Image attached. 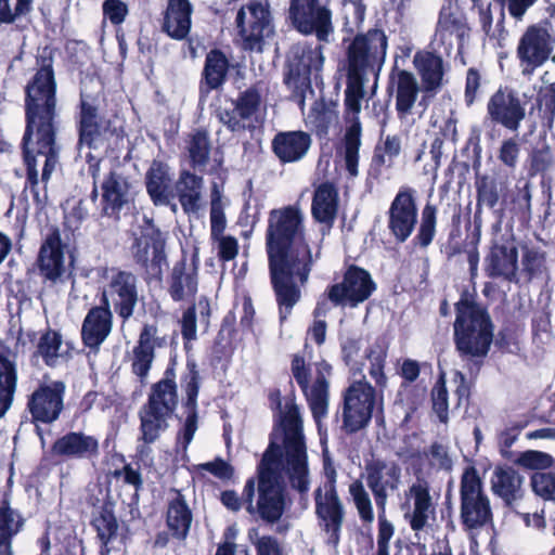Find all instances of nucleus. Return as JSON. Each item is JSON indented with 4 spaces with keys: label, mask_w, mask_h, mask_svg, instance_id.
I'll list each match as a JSON object with an SVG mask.
<instances>
[{
    "label": "nucleus",
    "mask_w": 555,
    "mask_h": 555,
    "mask_svg": "<svg viewBox=\"0 0 555 555\" xmlns=\"http://www.w3.org/2000/svg\"><path fill=\"white\" fill-rule=\"evenodd\" d=\"M269 406L278 415L269 444L257 465V478L250 477L243 488L246 511L267 524H276L284 515L286 493L280 482L283 459L291 486L299 493L309 490V466L304 424L295 397H287L282 410V393L279 388L269 389Z\"/></svg>",
    "instance_id": "obj_1"
},
{
    "label": "nucleus",
    "mask_w": 555,
    "mask_h": 555,
    "mask_svg": "<svg viewBox=\"0 0 555 555\" xmlns=\"http://www.w3.org/2000/svg\"><path fill=\"white\" fill-rule=\"evenodd\" d=\"M266 253L270 285L278 306L280 323L292 314L301 300L315 257L309 243L305 216L298 205L269 211L266 230Z\"/></svg>",
    "instance_id": "obj_2"
},
{
    "label": "nucleus",
    "mask_w": 555,
    "mask_h": 555,
    "mask_svg": "<svg viewBox=\"0 0 555 555\" xmlns=\"http://www.w3.org/2000/svg\"><path fill=\"white\" fill-rule=\"evenodd\" d=\"M52 52L43 48L37 56V73L26 86V127L22 140L23 156L27 168V182L37 202L38 166H42L41 182L46 185L60 167L61 146L56 141L59 119L56 111V83L52 68Z\"/></svg>",
    "instance_id": "obj_3"
},
{
    "label": "nucleus",
    "mask_w": 555,
    "mask_h": 555,
    "mask_svg": "<svg viewBox=\"0 0 555 555\" xmlns=\"http://www.w3.org/2000/svg\"><path fill=\"white\" fill-rule=\"evenodd\" d=\"M453 343L469 373H478L491 349L494 324L486 307L464 291L454 305Z\"/></svg>",
    "instance_id": "obj_4"
},
{
    "label": "nucleus",
    "mask_w": 555,
    "mask_h": 555,
    "mask_svg": "<svg viewBox=\"0 0 555 555\" xmlns=\"http://www.w3.org/2000/svg\"><path fill=\"white\" fill-rule=\"evenodd\" d=\"M386 216L388 232L397 244L405 243L415 230L411 241L414 249L425 250L433 244L437 234L438 208L435 204L426 203L418 223L416 191L413 188L400 186Z\"/></svg>",
    "instance_id": "obj_5"
},
{
    "label": "nucleus",
    "mask_w": 555,
    "mask_h": 555,
    "mask_svg": "<svg viewBox=\"0 0 555 555\" xmlns=\"http://www.w3.org/2000/svg\"><path fill=\"white\" fill-rule=\"evenodd\" d=\"M388 38L380 28L357 34L346 49V77L369 80L374 77V89L386 60Z\"/></svg>",
    "instance_id": "obj_6"
},
{
    "label": "nucleus",
    "mask_w": 555,
    "mask_h": 555,
    "mask_svg": "<svg viewBox=\"0 0 555 555\" xmlns=\"http://www.w3.org/2000/svg\"><path fill=\"white\" fill-rule=\"evenodd\" d=\"M171 372L172 369L168 366L166 376L152 386L147 402L139 411L141 439L144 442L138 447V453L141 457L149 454L150 448L146 444L153 443L160 433L169 427V421L173 415V379L170 377Z\"/></svg>",
    "instance_id": "obj_7"
},
{
    "label": "nucleus",
    "mask_w": 555,
    "mask_h": 555,
    "mask_svg": "<svg viewBox=\"0 0 555 555\" xmlns=\"http://www.w3.org/2000/svg\"><path fill=\"white\" fill-rule=\"evenodd\" d=\"M366 485L372 491L378 514L377 555H389V542L395 533L392 524L386 518L387 490L397 491L400 485L401 468L392 462L373 460L365 465Z\"/></svg>",
    "instance_id": "obj_8"
},
{
    "label": "nucleus",
    "mask_w": 555,
    "mask_h": 555,
    "mask_svg": "<svg viewBox=\"0 0 555 555\" xmlns=\"http://www.w3.org/2000/svg\"><path fill=\"white\" fill-rule=\"evenodd\" d=\"M460 520L465 531L492 525L493 512L483 482L475 466H467L460 481Z\"/></svg>",
    "instance_id": "obj_9"
},
{
    "label": "nucleus",
    "mask_w": 555,
    "mask_h": 555,
    "mask_svg": "<svg viewBox=\"0 0 555 555\" xmlns=\"http://www.w3.org/2000/svg\"><path fill=\"white\" fill-rule=\"evenodd\" d=\"M323 65L322 44L298 42L287 53L283 82L294 94L304 96L311 88V76H317Z\"/></svg>",
    "instance_id": "obj_10"
},
{
    "label": "nucleus",
    "mask_w": 555,
    "mask_h": 555,
    "mask_svg": "<svg viewBox=\"0 0 555 555\" xmlns=\"http://www.w3.org/2000/svg\"><path fill=\"white\" fill-rule=\"evenodd\" d=\"M242 48L249 52H262L266 38L274 34L273 18L268 3L250 1L242 7L235 17Z\"/></svg>",
    "instance_id": "obj_11"
},
{
    "label": "nucleus",
    "mask_w": 555,
    "mask_h": 555,
    "mask_svg": "<svg viewBox=\"0 0 555 555\" xmlns=\"http://www.w3.org/2000/svg\"><path fill=\"white\" fill-rule=\"evenodd\" d=\"M288 17L295 30L314 35L320 43H328L334 34L333 12L320 0H289Z\"/></svg>",
    "instance_id": "obj_12"
},
{
    "label": "nucleus",
    "mask_w": 555,
    "mask_h": 555,
    "mask_svg": "<svg viewBox=\"0 0 555 555\" xmlns=\"http://www.w3.org/2000/svg\"><path fill=\"white\" fill-rule=\"evenodd\" d=\"M376 287L366 269L351 263L346 266L339 283L326 287L325 295L335 307L357 308L372 296Z\"/></svg>",
    "instance_id": "obj_13"
},
{
    "label": "nucleus",
    "mask_w": 555,
    "mask_h": 555,
    "mask_svg": "<svg viewBox=\"0 0 555 555\" xmlns=\"http://www.w3.org/2000/svg\"><path fill=\"white\" fill-rule=\"evenodd\" d=\"M138 229L139 232L133 233L134 243L131 247L133 259L151 278L160 279L163 267L168 268L164 254L165 240L153 220L146 216L142 217Z\"/></svg>",
    "instance_id": "obj_14"
},
{
    "label": "nucleus",
    "mask_w": 555,
    "mask_h": 555,
    "mask_svg": "<svg viewBox=\"0 0 555 555\" xmlns=\"http://www.w3.org/2000/svg\"><path fill=\"white\" fill-rule=\"evenodd\" d=\"M376 390L364 378L354 380L344 393L343 429L356 434L365 428L372 418Z\"/></svg>",
    "instance_id": "obj_15"
},
{
    "label": "nucleus",
    "mask_w": 555,
    "mask_h": 555,
    "mask_svg": "<svg viewBox=\"0 0 555 555\" xmlns=\"http://www.w3.org/2000/svg\"><path fill=\"white\" fill-rule=\"evenodd\" d=\"M527 101L516 89L500 86L489 98L486 118L493 125L517 132L526 118Z\"/></svg>",
    "instance_id": "obj_16"
},
{
    "label": "nucleus",
    "mask_w": 555,
    "mask_h": 555,
    "mask_svg": "<svg viewBox=\"0 0 555 555\" xmlns=\"http://www.w3.org/2000/svg\"><path fill=\"white\" fill-rule=\"evenodd\" d=\"M551 22L541 21L527 27L520 37L516 53L524 66V74H531L541 67L553 52L554 39L550 33Z\"/></svg>",
    "instance_id": "obj_17"
},
{
    "label": "nucleus",
    "mask_w": 555,
    "mask_h": 555,
    "mask_svg": "<svg viewBox=\"0 0 555 555\" xmlns=\"http://www.w3.org/2000/svg\"><path fill=\"white\" fill-rule=\"evenodd\" d=\"M412 62L421 79L422 95L418 106L424 112L448 82L444 76L449 66L439 53L428 50L416 51Z\"/></svg>",
    "instance_id": "obj_18"
},
{
    "label": "nucleus",
    "mask_w": 555,
    "mask_h": 555,
    "mask_svg": "<svg viewBox=\"0 0 555 555\" xmlns=\"http://www.w3.org/2000/svg\"><path fill=\"white\" fill-rule=\"evenodd\" d=\"M485 272L490 279L517 282L518 248L513 234L493 240L483 261Z\"/></svg>",
    "instance_id": "obj_19"
},
{
    "label": "nucleus",
    "mask_w": 555,
    "mask_h": 555,
    "mask_svg": "<svg viewBox=\"0 0 555 555\" xmlns=\"http://www.w3.org/2000/svg\"><path fill=\"white\" fill-rule=\"evenodd\" d=\"M139 300L138 281L134 274L127 271L114 273L102 294L101 304L109 308L113 305L115 312L124 320L132 314Z\"/></svg>",
    "instance_id": "obj_20"
},
{
    "label": "nucleus",
    "mask_w": 555,
    "mask_h": 555,
    "mask_svg": "<svg viewBox=\"0 0 555 555\" xmlns=\"http://www.w3.org/2000/svg\"><path fill=\"white\" fill-rule=\"evenodd\" d=\"M115 133L112 120L101 116L89 95H80L79 145L98 147L104 140Z\"/></svg>",
    "instance_id": "obj_21"
},
{
    "label": "nucleus",
    "mask_w": 555,
    "mask_h": 555,
    "mask_svg": "<svg viewBox=\"0 0 555 555\" xmlns=\"http://www.w3.org/2000/svg\"><path fill=\"white\" fill-rule=\"evenodd\" d=\"M232 109H223L218 113V118L231 132L253 131L255 126L246 124L261 107L262 96L257 86H250L240 92L232 101Z\"/></svg>",
    "instance_id": "obj_22"
},
{
    "label": "nucleus",
    "mask_w": 555,
    "mask_h": 555,
    "mask_svg": "<svg viewBox=\"0 0 555 555\" xmlns=\"http://www.w3.org/2000/svg\"><path fill=\"white\" fill-rule=\"evenodd\" d=\"M65 385L54 380L40 385L30 396L27 408L35 422L50 424L56 421L64 408Z\"/></svg>",
    "instance_id": "obj_23"
},
{
    "label": "nucleus",
    "mask_w": 555,
    "mask_h": 555,
    "mask_svg": "<svg viewBox=\"0 0 555 555\" xmlns=\"http://www.w3.org/2000/svg\"><path fill=\"white\" fill-rule=\"evenodd\" d=\"M315 515L323 531L328 534L330 541L336 545L340 539L344 522V506L337 491L322 493V488L314 490Z\"/></svg>",
    "instance_id": "obj_24"
},
{
    "label": "nucleus",
    "mask_w": 555,
    "mask_h": 555,
    "mask_svg": "<svg viewBox=\"0 0 555 555\" xmlns=\"http://www.w3.org/2000/svg\"><path fill=\"white\" fill-rule=\"evenodd\" d=\"M312 145L311 134L304 130L278 131L271 140V152L281 165L301 162Z\"/></svg>",
    "instance_id": "obj_25"
},
{
    "label": "nucleus",
    "mask_w": 555,
    "mask_h": 555,
    "mask_svg": "<svg viewBox=\"0 0 555 555\" xmlns=\"http://www.w3.org/2000/svg\"><path fill=\"white\" fill-rule=\"evenodd\" d=\"M387 91L395 94L397 117L405 120L413 113L415 104H418L422 85L420 86L413 73L398 69L390 75Z\"/></svg>",
    "instance_id": "obj_26"
},
{
    "label": "nucleus",
    "mask_w": 555,
    "mask_h": 555,
    "mask_svg": "<svg viewBox=\"0 0 555 555\" xmlns=\"http://www.w3.org/2000/svg\"><path fill=\"white\" fill-rule=\"evenodd\" d=\"M101 190L102 214L118 220L120 211L127 207L132 199L129 182L122 175L111 171L105 176Z\"/></svg>",
    "instance_id": "obj_27"
},
{
    "label": "nucleus",
    "mask_w": 555,
    "mask_h": 555,
    "mask_svg": "<svg viewBox=\"0 0 555 555\" xmlns=\"http://www.w3.org/2000/svg\"><path fill=\"white\" fill-rule=\"evenodd\" d=\"M112 312L108 307H93L87 313L82 326L81 338L85 346L98 350L112 331Z\"/></svg>",
    "instance_id": "obj_28"
},
{
    "label": "nucleus",
    "mask_w": 555,
    "mask_h": 555,
    "mask_svg": "<svg viewBox=\"0 0 555 555\" xmlns=\"http://www.w3.org/2000/svg\"><path fill=\"white\" fill-rule=\"evenodd\" d=\"M41 274L51 281H56L64 272V254L59 229H51L47 234L38 256Z\"/></svg>",
    "instance_id": "obj_29"
},
{
    "label": "nucleus",
    "mask_w": 555,
    "mask_h": 555,
    "mask_svg": "<svg viewBox=\"0 0 555 555\" xmlns=\"http://www.w3.org/2000/svg\"><path fill=\"white\" fill-rule=\"evenodd\" d=\"M408 495L413 500L409 525L413 531H422L428 525V520L435 519L436 515V505L433 502L428 482L425 480L414 482L409 488Z\"/></svg>",
    "instance_id": "obj_30"
},
{
    "label": "nucleus",
    "mask_w": 555,
    "mask_h": 555,
    "mask_svg": "<svg viewBox=\"0 0 555 555\" xmlns=\"http://www.w3.org/2000/svg\"><path fill=\"white\" fill-rule=\"evenodd\" d=\"M491 490L505 507L513 508L522 499V477L512 466H498L491 478Z\"/></svg>",
    "instance_id": "obj_31"
},
{
    "label": "nucleus",
    "mask_w": 555,
    "mask_h": 555,
    "mask_svg": "<svg viewBox=\"0 0 555 555\" xmlns=\"http://www.w3.org/2000/svg\"><path fill=\"white\" fill-rule=\"evenodd\" d=\"M231 68L230 57L219 48H212L206 54L202 72L201 89L206 92L218 90L228 80Z\"/></svg>",
    "instance_id": "obj_32"
},
{
    "label": "nucleus",
    "mask_w": 555,
    "mask_h": 555,
    "mask_svg": "<svg viewBox=\"0 0 555 555\" xmlns=\"http://www.w3.org/2000/svg\"><path fill=\"white\" fill-rule=\"evenodd\" d=\"M146 189L155 205H170L173 198L170 167L160 162H154L146 173Z\"/></svg>",
    "instance_id": "obj_33"
},
{
    "label": "nucleus",
    "mask_w": 555,
    "mask_h": 555,
    "mask_svg": "<svg viewBox=\"0 0 555 555\" xmlns=\"http://www.w3.org/2000/svg\"><path fill=\"white\" fill-rule=\"evenodd\" d=\"M17 384L16 354L8 348L0 350V418L12 405Z\"/></svg>",
    "instance_id": "obj_34"
},
{
    "label": "nucleus",
    "mask_w": 555,
    "mask_h": 555,
    "mask_svg": "<svg viewBox=\"0 0 555 555\" xmlns=\"http://www.w3.org/2000/svg\"><path fill=\"white\" fill-rule=\"evenodd\" d=\"M98 440L83 433H68L59 438L52 446V452L55 455L82 459L89 457L98 452Z\"/></svg>",
    "instance_id": "obj_35"
},
{
    "label": "nucleus",
    "mask_w": 555,
    "mask_h": 555,
    "mask_svg": "<svg viewBox=\"0 0 555 555\" xmlns=\"http://www.w3.org/2000/svg\"><path fill=\"white\" fill-rule=\"evenodd\" d=\"M338 211V191L332 182L321 183L314 191L311 214L319 223L332 227Z\"/></svg>",
    "instance_id": "obj_36"
},
{
    "label": "nucleus",
    "mask_w": 555,
    "mask_h": 555,
    "mask_svg": "<svg viewBox=\"0 0 555 555\" xmlns=\"http://www.w3.org/2000/svg\"><path fill=\"white\" fill-rule=\"evenodd\" d=\"M199 391V376L196 370L191 371L190 380L185 386L186 399L183 403L186 414L182 429L179 433V439L185 450L193 440L198 426L197 396Z\"/></svg>",
    "instance_id": "obj_37"
},
{
    "label": "nucleus",
    "mask_w": 555,
    "mask_h": 555,
    "mask_svg": "<svg viewBox=\"0 0 555 555\" xmlns=\"http://www.w3.org/2000/svg\"><path fill=\"white\" fill-rule=\"evenodd\" d=\"M156 327L144 325L140 333L137 346L132 350V372L140 377L141 382L147 376L154 360V348L156 345Z\"/></svg>",
    "instance_id": "obj_38"
},
{
    "label": "nucleus",
    "mask_w": 555,
    "mask_h": 555,
    "mask_svg": "<svg viewBox=\"0 0 555 555\" xmlns=\"http://www.w3.org/2000/svg\"><path fill=\"white\" fill-rule=\"evenodd\" d=\"M184 150L188 154L190 167L202 171L209 163L211 142L205 128H196L189 132L184 139Z\"/></svg>",
    "instance_id": "obj_39"
},
{
    "label": "nucleus",
    "mask_w": 555,
    "mask_h": 555,
    "mask_svg": "<svg viewBox=\"0 0 555 555\" xmlns=\"http://www.w3.org/2000/svg\"><path fill=\"white\" fill-rule=\"evenodd\" d=\"M362 126L358 117L346 128L341 139V154L345 162V169L349 177L359 175L360 147L362 144Z\"/></svg>",
    "instance_id": "obj_40"
},
{
    "label": "nucleus",
    "mask_w": 555,
    "mask_h": 555,
    "mask_svg": "<svg viewBox=\"0 0 555 555\" xmlns=\"http://www.w3.org/2000/svg\"><path fill=\"white\" fill-rule=\"evenodd\" d=\"M91 525L98 533V538L102 542L101 554L107 555L109 548L107 544L117 535L118 522L114 514L113 504L105 502L100 506L92 517Z\"/></svg>",
    "instance_id": "obj_41"
},
{
    "label": "nucleus",
    "mask_w": 555,
    "mask_h": 555,
    "mask_svg": "<svg viewBox=\"0 0 555 555\" xmlns=\"http://www.w3.org/2000/svg\"><path fill=\"white\" fill-rule=\"evenodd\" d=\"M197 268H198V255L197 250L194 249L189 259L186 254L183 251V257L176 266V300L182 299L184 295V287L189 294H194L197 288Z\"/></svg>",
    "instance_id": "obj_42"
},
{
    "label": "nucleus",
    "mask_w": 555,
    "mask_h": 555,
    "mask_svg": "<svg viewBox=\"0 0 555 555\" xmlns=\"http://www.w3.org/2000/svg\"><path fill=\"white\" fill-rule=\"evenodd\" d=\"M24 518L4 502L0 506V555H12V539L22 530Z\"/></svg>",
    "instance_id": "obj_43"
},
{
    "label": "nucleus",
    "mask_w": 555,
    "mask_h": 555,
    "mask_svg": "<svg viewBox=\"0 0 555 555\" xmlns=\"http://www.w3.org/2000/svg\"><path fill=\"white\" fill-rule=\"evenodd\" d=\"M462 219L463 215L461 206L454 205L447 240L441 246V253L448 260H451L465 251L466 242L463 240Z\"/></svg>",
    "instance_id": "obj_44"
},
{
    "label": "nucleus",
    "mask_w": 555,
    "mask_h": 555,
    "mask_svg": "<svg viewBox=\"0 0 555 555\" xmlns=\"http://www.w3.org/2000/svg\"><path fill=\"white\" fill-rule=\"evenodd\" d=\"M476 211H480L482 206L493 209L500 201V189L496 178L489 175L476 173Z\"/></svg>",
    "instance_id": "obj_45"
},
{
    "label": "nucleus",
    "mask_w": 555,
    "mask_h": 555,
    "mask_svg": "<svg viewBox=\"0 0 555 555\" xmlns=\"http://www.w3.org/2000/svg\"><path fill=\"white\" fill-rule=\"evenodd\" d=\"M509 211L512 219L521 227L529 225L531 221V185L529 181H526L522 186H516L511 199Z\"/></svg>",
    "instance_id": "obj_46"
},
{
    "label": "nucleus",
    "mask_w": 555,
    "mask_h": 555,
    "mask_svg": "<svg viewBox=\"0 0 555 555\" xmlns=\"http://www.w3.org/2000/svg\"><path fill=\"white\" fill-rule=\"evenodd\" d=\"M402 150L401 137L399 134H387L380 139L373 152L372 167L380 170L386 165V157L388 158V167L391 166L392 160L397 158Z\"/></svg>",
    "instance_id": "obj_47"
},
{
    "label": "nucleus",
    "mask_w": 555,
    "mask_h": 555,
    "mask_svg": "<svg viewBox=\"0 0 555 555\" xmlns=\"http://www.w3.org/2000/svg\"><path fill=\"white\" fill-rule=\"evenodd\" d=\"M431 409L440 423L449 422V392L446 374L441 372L430 391Z\"/></svg>",
    "instance_id": "obj_48"
},
{
    "label": "nucleus",
    "mask_w": 555,
    "mask_h": 555,
    "mask_svg": "<svg viewBox=\"0 0 555 555\" xmlns=\"http://www.w3.org/2000/svg\"><path fill=\"white\" fill-rule=\"evenodd\" d=\"M520 334L521 331L516 323L508 322L502 325L493 338L496 349L501 353H517L520 350Z\"/></svg>",
    "instance_id": "obj_49"
},
{
    "label": "nucleus",
    "mask_w": 555,
    "mask_h": 555,
    "mask_svg": "<svg viewBox=\"0 0 555 555\" xmlns=\"http://www.w3.org/2000/svg\"><path fill=\"white\" fill-rule=\"evenodd\" d=\"M33 0H0V23H22L31 10Z\"/></svg>",
    "instance_id": "obj_50"
},
{
    "label": "nucleus",
    "mask_w": 555,
    "mask_h": 555,
    "mask_svg": "<svg viewBox=\"0 0 555 555\" xmlns=\"http://www.w3.org/2000/svg\"><path fill=\"white\" fill-rule=\"evenodd\" d=\"M367 80L362 78L346 77L344 105L347 113L358 115L361 111V102L365 95L364 86Z\"/></svg>",
    "instance_id": "obj_51"
},
{
    "label": "nucleus",
    "mask_w": 555,
    "mask_h": 555,
    "mask_svg": "<svg viewBox=\"0 0 555 555\" xmlns=\"http://www.w3.org/2000/svg\"><path fill=\"white\" fill-rule=\"evenodd\" d=\"M361 350V341L358 338L348 337L341 343V358L353 376L360 375L364 378L363 369L365 362L357 360Z\"/></svg>",
    "instance_id": "obj_52"
},
{
    "label": "nucleus",
    "mask_w": 555,
    "mask_h": 555,
    "mask_svg": "<svg viewBox=\"0 0 555 555\" xmlns=\"http://www.w3.org/2000/svg\"><path fill=\"white\" fill-rule=\"evenodd\" d=\"M521 144L516 137L504 139L496 153V158L507 171L514 172L518 166Z\"/></svg>",
    "instance_id": "obj_53"
},
{
    "label": "nucleus",
    "mask_w": 555,
    "mask_h": 555,
    "mask_svg": "<svg viewBox=\"0 0 555 555\" xmlns=\"http://www.w3.org/2000/svg\"><path fill=\"white\" fill-rule=\"evenodd\" d=\"M349 493L352 496L361 520L364 522H372L374 520V512L370 495L364 489L362 481L354 480L349 486Z\"/></svg>",
    "instance_id": "obj_54"
},
{
    "label": "nucleus",
    "mask_w": 555,
    "mask_h": 555,
    "mask_svg": "<svg viewBox=\"0 0 555 555\" xmlns=\"http://www.w3.org/2000/svg\"><path fill=\"white\" fill-rule=\"evenodd\" d=\"M227 225V219L221 203V193L217 184L211 189L210 202V234L212 237H218L223 234Z\"/></svg>",
    "instance_id": "obj_55"
},
{
    "label": "nucleus",
    "mask_w": 555,
    "mask_h": 555,
    "mask_svg": "<svg viewBox=\"0 0 555 555\" xmlns=\"http://www.w3.org/2000/svg\"><path fill=\"white\" fill-rule=\"evenodd\" d=\"M62 345L61 335L54 331L44 333L38 343V353L43 358L48 365H54L60 356Z\"/></svg>",
    "instance_id": "obj_56"
},
{
    "label": "nucleus",
    "mask_w": 555,
    "mask_h": 555,
    "mask_svg": "<svg viewBox=\"0 0 555 555\" xmlns=\"http://www.w3.org/2000/svg\"><path fill=\"white\" fill-rule=\"evenodd\" d=\"M328 383L323 375H319L310 388V408L314 415L323 414L327 408Z\"/></svg>",
    "instance_id": "obj_57"
},
{
    "label": "nucleus",
    "mask_w": 555,
    "mask_h": 555,
    "mask_svg": "<svg viewBox=\"0 0 555 555\" xmlns=\"http://www.w3.org/2000/svg\"><path fill=\"white\" fill-rule=\"evenodd\" d=\"M533 492L544 500H555V473L535 472L531 476Z\"/></svg>",
    "instance_id": "obj_58"
},
{
    "label": "nucleus",
    "mask_w": 555,
    "mask_h": 555,
    "mask_svg": "<svg viewBox=\"0 0 555 555\" xmlns=\"http://www.w3.org/2000/svg\"><path fill=\"white\" fill-rule=\"evenodd\" d=\"M193 5L189 0H176V40H183L191 29Z\"/></svg>",
    "instance_id": "obj_59"
},
{
    "label": "nucleus",
    "mask_w": 555,
    "mask_h": 555,
    "mask_svg": "<svg viewBox=\"0 0 555 555\" xmlns=\"http://www.w3.org/2000/svg\"><path fill=\"white\" fill-rule=\"evenodd\" d=\"M192 512L188 507L183 495L176 489V538L185 539L192 524Z\"/></svg>",
    "instance_id": "obj_60"
},
{
    "label": "nucleus",
    "mask_w": 555,
    "mask_h": 555,
    "mask_svg": "<svg viewBox=\"0 0 555 555\" xmlns=\"http://www.w3.org/2000/svg\"><path fill=\"white\" fill-rule=\"evenodd\" d=\"M521 263L526 274L532 279L533 276L541 273L545 262V255L538 247H530L524 245Z\"/></svg>",
    "instance_id": "obj_61"
},
{
    "label": "nucleus",
    "mask_w": 555,
    "mask_h": 555,
    "mask_svg": "<svg viewBox=\"0 0 555 555\" xmlns=\"http://www.w3.org/2000/svg\"><path fill=\"white\" fill-rule=\"evenodd\" d=\"M516 464L525 468L542 470L552 466L553 457L542 451L528 450L519 454Z\"/></svg>",
    "instance_id": "obj_62"
},
{
    "label": "nucleus",
    "mask_w": 555,
    "mask_h": 555,
    "mask_svg": "<svg viewBox=\"0 0 555 555\" xmlns=\"http://www.w3.org/2000/svg\"><path fill=\"white\" fill-rule=\"evenodd\" d=\"M387 352L386 350H380L378 353L370 348L365 351V358L370 360V375L375 380L376 385L379 387H384L387 383V377L385 375L384 369L386 363Z\"/></svg>",
    "instance_id": "obj_63"
},
{
    "label": "nucleus",
    "mask_w": 555,
    "mask_h": 555,
    "mask_svg": "<svg viewBox=\"0 0 555 555\" xmlns=\"http://www.w3.org/2000/svg\"><path fill=\"white\" fill-rule=\"evenodd\" d=\"M197 467L223 481L233 479L235 474L234 467L220 456L215 457L214 461L202 463Z\"/></svg>",
    "instance_id": "obj_64"
}]
</instances>
